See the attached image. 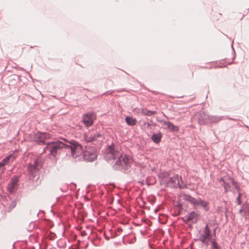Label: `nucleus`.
Returning a JSON list of instances; mask_svg holds the SVG:
<instances>
[{
	"label": "nucleus",
	"instance_id": "f257e3e1",
	"mask_svg": "<svg viewBox=\"0 0 249 249\" xmlns=\"http://www.w3.org/2000/svg\"><path fill=\"white\" fill-rule=\"evenodd\" d=\"M75 160V161L82 159L87 162H92L97 159V153L95 146H86L84 152L82 146L74 140L68 141L63 138V154Z\"/></svg>",
	"mask_w": 249,
	"mask_h": 249
},
{
	"label": "nucleus",
	"instance_id": "f03ea898",
	"mask_svg": "<svg viewBox=\"0 0 249 249\" xmlns=\"http://www.w3.org/2000/svg\"><path fill=\"white\" fill-rule=\"evenodd\" d=\"M117 150L115 149V145L113 143L108 146L106 149L105 155L109 157V159H118L112 165V168L115 170L120 171L125 174L130 172L132 161L130 158L126 155L119 154Z\"/></svg>",
	"mask_w": 249,
	"mask_h": 249
},
{
	"label": "nucleus",
	"instance_id": "7ed1b4c3",
	"mask_svg": "<svg viewBox=\"0 0 249 249\" xmlns=\"http://www.w3.org/2000/svg\"><path fill=\"white\" fill-rule=\"evenodd\" d=\"M50 134L47 133L37 132L31 135L30 139L32 142H35L38 145H45L47 144L44 149L45 150H49L50 154L54 158H56L58 154L61 153L62 149V142L58 141L57 142H53L49 145V142H47V139L49 138Z\"/></svg>",
	"mask_w": 249,
	"mask_h": 249
},
{
	"label": "nucleus",
	"instance_id": "20e7f679",
	"mask_svg": "<svg viewBox=\"0 0 249 249\" xmlns=\"http://www.w3.org/2000/svg\"><path fill=\"white\" fill-rule=\"evenodd\" d=\"M19 177L18 176H13L10 180V182L8 184L7 186V191L10 194L15 193L18 188Z\"/></svg>",
	"mask_w": 249,
	"mask_h": 249
},
{
	"label": "nucleus",
	"instance_id": "39448f33",
	"mask_svg": "<svg viewBox=\"0 0 249 249\" xmlns=\"http://www.w3.org/2000/svg\"><path fill=\"white\" fill-rule=\"evenodd\" d=\"M183 199L191 204L193 205L195 208H196L201 204L202 202V200L201 198H199L198 199H196L193 197H192L191 195L188 194H184L182 196Z\"/></svg>",
	"mask_w": 249,
	"mask_h": 249
},
{
	"label": "nucleus",
	"instance_id": "423d86ee",
	"mask_svg": "<svg viewBox=\"0 0 249 249\" xmlns=\"http://www.w3.org/2000/svg\"><path fill=\"white\" fill-rule=\"evenodd\" d=\"M199 216V214L197 213L195 211H192L188 214L185 215L183 218V220L186 224H188L189 222H191L192 224H194L197 221Z\"/></svg>",
	"mask_w": 249,
	"mask_h": 249
},
{
	"label": "nucleus",
	"instance_id": "0eeeda50",
	"mask_svg": "<svg viewBox=\"0 0 249 249\" xmlns=\"http://www.w3.org/2000/svg\"><path fill=\"white\" fill-rule=\"evenodd\" d=\"M95 119L93 112H89L83 115L82 121L86 127L91 126Z\"/></svg>",
	"mask_w": 249,
	"mask_h": 249
},
{
	"label": "nucleus",
	"instance_id": "6e6552de",
	"mask_svg": "<svg viewBox=\"0 0 249 249\" xmlns=\"http://www.w3.org/2000/svg\"><path fill=\"white\" fill-rule=\"evenodd\" d=\"M198 123L200 124H204L209 123V115L203 112H198L196 115Z\"/></svg>",
	"mask_w": 249,
	"mask_h": 249
},
{
	"label": "nucleus",
	"instance_id": "1a4fd4ad",
	"mask_svg": "<svg viewBox=\"0 0 249 249\" xmlns=\"http://www.w3.org/2000/svg\"><path fill=\"white\" fill-rule=\"evenodd\" d=\"M169 186L172 188H181L182 186H179V176L178 175H176L171 177L169 180Z\"/></svg>",
	"mask_w": 249,
	"mask_h": 249
},
{
	"label": "nucleus",
	"instance_id": "9d476101",
	"mask_svg": "<svg viewBox=\"0 0 249 249\" xmlns=\"http://www.w3.org/2000/svg\"><path fill=\"white\" fill-rule=\"evenodd\" d=\"M163 124L166 126V128L172 132H178L179 130L178 126L174 125L173 124L169 121H163Z\"/></svg>",
	"mask_w": 249,
	"mask_h": 249
},
{
	"label": "nucleus",
	"instance_id": "9b49d317",
	"mask_svg": "<svg viewBox=\"0 0 249 249\" xmlns=\"http://www.w3.org/2000/svg\"><path fill=\"white\" fill-rule=\"evenodd\" d=\"M162 137V133L159 132L158 133L153 134L151 137V139L154 143L158 144L161 142Z\"/></svg>",
	"mask_w": 249,
	"mask_h": 249
},
{
	"label": "nucleus",
	"instance_id": "f8f14e48",
	"mask_svg": "<svg viewBox=\"0 0 249 249\" xmlns=\"http://www.w3.org/2000/svg\"><path fill=\"white\" fill-rule=\"evenodd\" d=\"M15 159V157L13 155V154H10L8 156L4 158L1 161V165L3 166L6 164H8L9 162H12Z\"/></svg>",
	"mask_w": 249,
	"mask_h": 249
},
{
	"label": "nucleus",
	"instance_id": "ddd939ff",
	"mask_svg": "<svg viewBox=\"0 0 249 249\" xmlns=\"http://www.w3.org/2000/svg\"><path fill=\"white\" fill-rule=\"evenodd\" d=\"M197 240L201 241L202 243H203L207 246H208L209 245V242H210L211 241L210 238L206 236H205L203 234H201L199 236V238Z\"/></svg>",
	"mask_w": 249,
	"mask_h": 249
},
{
	"label": "nucleus",
	"instance_id": "4468645a",
	"mask_svg": "<svg viewBox=\"0 0 249 249\" xmlns=\"http://www.w3.org/2000/svg\"><path fill=\"white\" fill-rule=\"evenodd\" d=\"M127 124L130 126H134L137 124V120L135 118L130 116H126L125 119Z\"/></svg>",
	"mask_w": 249,
	"mask_h": 249
},
{
	"label": "nucleus",
	"instance_id": "2eb2a0df",
	"mask_svg": "<svg viewBox=\"0 0 249 249\" xmlns=\"http://www.w3.org/2000/svg\"><path fill=\"white\" fill-rule=\"evenodd\" d=\"M183 205L180 201L178 200L177 201L174 202V207L178 210V214H180L183 211Z\"/></svg>",
	"mask_w": 249,
	"mask_h": 249
},
{
	"label": "nucleus",
	"instance_id": "dca6fc26",
	"mask_svg": "<svg viewBox=\"0 0 249 249\" xmlns=\"http://www.w3.org/2000/svg\"><path fill=\"white\" fill-rule=\"evenodd\" d=\"M210 243L211 244L210 249H222V247L216 241L215 239L212 238Z\"/></svg>",
	"mask_w": 249,
	"mask_h": 249
},
{
	"label": "nucleus",
	"instance_id": "f3484780",
	"mask_svg": "<svg viewBox=\"0 0 249 249\" xmlns=\"http://www.w3.org/2000/svg\"><path fill=\"white\" fill-rule=\"evenodd\" d=\"M141 113L144 115L150 116L155 114L157 112L156 111L148 110L146 108H143L142 109Z\"/></svg>",
	"mask_w": 249,
	"mask_h": 249
},
{
	"label": "nucleus",
	"instance_id": "a211bd4d",
	"mask_svg": "<svg viewBox=\"0 0 249 249\" xmlns=\"http://www.w3.org/2000/svg\"><path fill=\"white\" fill-rule=\"evenodd\" d=\"M222 117L218 116H210L209 115V123H216L222 120Z\"/></svg>",
	"mask_w": 249,
	"mask_h": 249
},
{
	"label": "nucleus",
	"instance_id": "6ab92c4d",
	"mask_svg": "<svg viewBox=\"0 0 249 249\" xmlns=\"http://www.w3.org/2000/svg\"><path fill=\"white\" fill-rule=\"evenodd\" d=\"M33 165L39 171L43 166V162L40 159H36L35 160Z\"/></svg>",
	"mask_w": 249,
	"mask_h": 249
},
{
	"label": "nucleus",
	"instance_id": "aec40b11",
	"mask_svg": "<svg viewBox=\"0 0 249 249\" xmlns=\"http://www.w3.org/2000/svg\"><path fill=\"white\" fill-rule=\"evenodd\" d=\"M29 173L31 174H35L36 172H38V170L36 169V167L33 164H29L27 167Z\"/></svg>",
	"mask_w": 249,
	"mask_h": 249
},
{
	"label": "nucleus",
	"instance_id": "412c9836",
	"mask_svg": "<svg viewBox=\"0 0 249 249\" xmlns=\"http://www.w3.org/2000/svg\"><path fill=\"white\" fill-rule=\"evenodd\" d=\"M203 232H204V233L203 234V235L206 236L209 238L211 237L212 234H211V230L209 229L208 224L206 225V226L203 231Z\"/></svg>",
	"mask_w": 249,
	"mask_h": 249
},
{
	"label": "nucleus",
	"instance_id": "4be33fe9",
	"mask_svg": "<svg viewBox=\"0 0 249 249\" xmlns=\"http://www.w3.org/2000/svg\"><path fill=\"white\" fill-rule=\"evenodd\" d=\"M146 184L148 185L154 184L156 182V179L155 177H151L147 178L146 180Z\"/></svg>",
	"mask_w": 249,
	"mask_h": 249
},
{
	"label": "nucleus",
	"instance_id": "5701e85b",
	"mask_svg": "<svg viewBox=\"0 0 249 249\" xmlns=\"http://www.w3.org/2000/svg\"><path fill=\"white\" fill-rule=\"evenodd\" d=\"M221 185L223 186L224 188V192L225 193H227L228 191H231V186L229 184V182H227V181L224 182V183L222 184Z\"/></svg>",
	"mask_w": 249,
	"mask_h": 249
},
{
	"label": "nucleus",
	"instance_id": "b1692460",
	"mask_svg": "<svg viewBox=\"0 0 249 249\" xmlns=\"http://www.w3.org/2000/svg\"><path fill=\"white\" fill-rule=\"evenodd\" d=\"M201 204L199 205L202 208H203L205 211H208L209 210V203L203 200Z\"/></svg>",
	"mask_w": 249,
	"mask_h": 249
},
{
	"label": "nucleus",
	"instance_id": "393cba45",
	"mask_svg": "<svg viewBox=\"0 0 249 249\" xmlns=\"http://www.w3.org/2000/svg\"><path fill=\"white\" fill-rule=\"evenodd\" d=\"M242 196V194L240 192L238 193V195L236 198L237 204L238 205H240L242 204V201L241 200V197Z\"/></svg>",
	"mask_w": 249,
	"mask_h": 249
},
{
	"label": "nucleus",
	"instance_id": "a878e982",
	"mask_svg": "<svg viewBox=\"0 0 249 249\" xmlns=\"http://www.w3.org/2000/svg\"><path fill=\"white\" fill-rule=\"evenodd\" d=\"M179 185L182 186L181 188H179L180 189H183L185 187H186V185L184 183L183 181H182V178L180 177L179 178Z\"/></svg>",
	"mask_w": 249,
	"mask_h": 249
},
{
	"label": "nucleus",
	"instance_id": "bb28decb",
	"mask_svg": "<svg viewBox=\"0 0 249 249\" xmlns=\"http://www.w3.org/2000/svg\"><path fill=\"white\" fill-rule=\"evenodd\" d=\"M243 207L245 211H247L248 214H249V203L246 202L243 203Z\"/></svg>",
	"mask_w": 249,
	"mask_h": 249
},
{
	"label": "nucleus",
	"instance_id": "cd10ccee",
	"mask_svg": "<svg viewBox=\"0 0 249 249\" xmlns=\"http://www.w3.org/2000/svg\"><path fill=\"white\" fill-rule=\"evenodd\" d=\"M160 183L161 184H164L165 186H169V180H167V179H164L163 178H162L160 181Z\"/></svg>",
	"mask_w": 249,
	"mask_h": 249
},
{
	"label": "nucleus",
	"instance_id": "c85d7f7f",
	"mask_svg": "<svg viewBox=\"0 0 249 249\" xmlns=\"http://www.w3.org/2000/svg\"><path fill=\"white\" fill-rule=\"evenodd\" d=\"M228 180L229 181H231L232 185L234 186L237 184V182L235 181V180L232 178H228Z\"/></svg>",
	"mask_w": 249,
	"mask_h": 249
},
{
	"label": "nucleus",
	"instance_id": "c756f323",
	"mask_svg": "<svg viewBox=\"0 0 249 249\" xmlns=\"http://www.w3.org/2000/svg\"><path fill=\"white\" fill-rule=\"evenodd\" d=\"M228 177H226L225 178H220L218 180V182L220 183H222V184H223L224 182H225V181H228Z\"/></svg>",
	"mask_w": 249,
	"mask_h": 249
},
{
	"label": "nucleus",
	"instance_id": "7c9ffc66",
	"mask_svg": "<svg viewBox=\"0 0 249 249\" xmlns=\"http://www.w3.org/2000/svg\"><path fill=\"white\" fill-rule=\"evenodd\" d=\"M16 204H17V203H16V200H13L11 202V204H10V205L9 206V210H11L13 209L14 208H15V206H16Z\"/></svg>",
	"mask_w": 249,
	"mask_h": 249
},
{
	"label": "nucleus",
	"instance_id": "2f4dec72",
	"mask_svg": "<svg viewBox=\"0 0 249 249\" xmlns=\"http://www.w3.org/2000/svg\"><path fill=\"white\" fill-rule=\"evenodd\" d=\"M86 140L88 142H91L94 141L92 135H91L89 136H87L86 138Z\"/></svg>",
	"mask_w": 249,
	"mask_h": 249
},
{
	"label": "nucleus",
	"instance_id": "473e14b6",
	"mask_svg": "<svg viewBox=\"0 0 249 249\" xmlns=\"http://www.w3.org/2000/svg\"><path fill=\"white\" fill-rule=\"evenodd\" d=\"M94 141H95L98 138L101 136V134L100 133H97L92 135Z\"/></svg>",
	"mask_w": 249,
	"mask_h": 249
},
{
	"label": "nucleus",
	"instance_id": "72a5a7b5",
	"mask_svg": "<svg viewBox=\"0 0 249 249\" xmlns=\"http://www.w3.org/2000/svg\"><path fill=\"white\" fill-rule=\"evenodd\" d=\"M245 211V210L244 209V207H243V205L241 207V208H240V209L239 210V213H240L241 214H242L243 212Z\"/></svg>",
	"mask_w": 249,
	"mask_h": 249
},
{
	"label": "nucleus",
	"instance_id": "f704fd0d",
	"mask_svg": "<svg viewBox=\"0 0 249 249\" xmlns=\"http://www.w3.org/2000/svg\"><path fill=\"white\" fill-rule=\"evenodd\" d=\"M63 236H64V232L65 231L67 230V226L65 225L64 222L63 223Z\"/></svg>",
	"mask_w": 249,
	"mask_h": 249
},
{
	"label": "nucleus",
	"instance_id": "c9c22d12",
	"mask_svg": "<svg viewBox=\"0 0 249 249\" xmlns=\"http://www.w3.org/2000/svg\"><path fill=\"white\" fill-rule=\"evenodd\" d=\"M235 188L238 191L241 190L240 187L238 184L235 186Z\"/></svg>",
	"mask_w": 249,
	"mask_h": 249
},
{
	"label": "nucleus",
	"instance_id": "e433bc0d",
	"mask_svg": "<svg viewBox=\"0 0 249 249\" xmlns=\"http://www.w3.org/2000/svg\"><path fill=\"white\" fill-rule=\"evenodd\" d=\"M64 191H63V200L64 199V196H66L68 194V193H67L66 195H64Z\"/></svg>",
	"mask_w": 249,
	"mask_h": 249
},
{
	"label": "nucleus",
	"instance_id": "4c0bfd02",
	"mask_svg": "<svg viewBox=\"0 0 249 249\" xmlns=\"http://www.w3.org/2000/svg\"><path fill=\"white\" fill-rule=\"evenodd\" d=\"M215 231H216V229H214V230H213V234L214 235H215Z\"/></svg>",
	"mask_w": 249,
	"mask_h": 249
},
{
	"label": "nucleus",
	"instance_id": "58836bf2",
	"mask_svg": "<svg viewBox=\"0 0 249 249\" xmlns=\"http://www.w3.org/2000/svg\"><path fill=\"white\" fill-rule=\"evenodd\" d=\"M3 165H1V162H0V167H3Z\"/></svg>",
	"mask_w": 249,
	"mask_h": 249
},
{
	"label": "nucleus",
	"instance_id": "ea45409f",
	"mask_svg": "<svg viewBox=\"0 0 249 249\" xmlns=\"http://www.w3.org/2000/svg\"><path fill=\"white\" fill-rule=\"evenodd\" d=\"M147 125H148V126H149L150 125V124H149V122H148V123H147Z\"/></svg>",
	"mask_w": 249,
	"mask_h": 249
},
{
	"label": "nucleus",
	"instance_id": "a19ab883",
	"mask_svg": "<svg viewBox=\"0 0 249 249\" xmlns=\"http://www.w3.org/2000/svg\"><path fill=\"white\" fill-rule=\"evenodd\" d=\"M144 182V180H142V181H141V183H143Z\"/></svg>",
	"mask_w": 249,
	"mask_h": 249
},
{
	"label": "nucleus",
	"instance_id": "79ce46f5",
	"mask_svg": "<svg viewBox=\"0 0 249 249\" xmlns=\"http://www.w3.org/2000/svg\"><path fill=\"white\" fill-rule=\"evenodd\" d=\"M144 182V180H142V181H141V183H143Z\"/></svg>",
	"mask_w": 249,
	"mask_h": 249
},
{
	"label": "nucleus",
	"instance_id": "37998d69",
	"mask_svg": "<svg viewBox=\"0 0 249 249\" xmlns=\"http://www.w3.org/2000/svg\"><path fill=\"white\" fill-rule=\"evenodd\" d=\"M144 182V180H142V181H141V183H143Z\"/></svg>",
	"mask_w": 249,
	"mask_h": 249
},
{
	"label": "nucleus",
	"instance_id": "c03bdc74",
	"mask_svg": "<svg viewBox=\"0 0 249 249\" xmlns=\"http://www.w3.org/2000/svg\"><path fill=\"white\" fill-rule=\"evenodd\" d=\"M63 214H64V210H63Z\"/></svg>",
	"mask_w": 249,
	"mask_h": 249
}]
</instances>
